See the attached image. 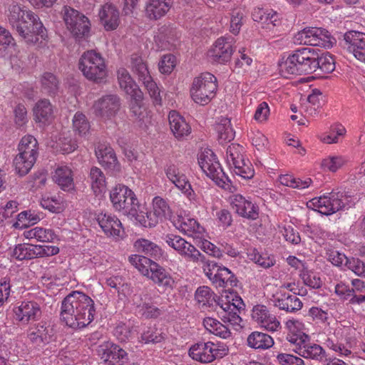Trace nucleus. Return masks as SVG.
I'll return each instance as SVG.
<instances>
[{"label":"nucleus","mask_w":365,"mask_h":365,"mask_svg":"<svg viewBox=\"0 0 365 365\" xmlns=\"http://www.w3.org/2000/svg\"><path fill=\"white\" fill-rule=\"evenodd\" d=\"M96 309L93 300L78 291H73L62 301L60 320L73 329H82L94 319Z\"/></svg>","instance_id":"f257e3e1"},{"label":"nucleus","mask_w":365,"mask_h":365,"mask_svg":"<svg viewBox=\"0 0 365 365\" xmlns=\"http://www.w3.org/2000/svg\"><path fill=\"white\" fill-rule=\"evenodd\" d=\"M317 48L302 47L294 50L286 61L279 64L281 75H307L315 72Z\"/></svg>","instance_id":"f03ea898"},{"label":"nucleus","mask_w":365,"mask_h":365,"mask_svg":"<svg viewBox=\"0 0 365 365\" xmlns=\"http://www.w3.org/2000/svg\"><path fill=\"white\" fill-rule=\"evenodd\" d=\"M19 153L14 160L16 173L22 177L29 173L36 161L38 141L31 135L24 136L18 146Z\"/></svg>","instance_id":"7ed1b4c3"},{"label":"nucleus","mask_w":365,"mask_h":365,"mask_svg":"<svg viewBox=\"0 0 365 365\" xmlns=\"http://www.w3.org/2000/svg\"><path fill=\"white\" fill-rule=\"evenodd\" d=\"M351 197V195H349L346 191L336 189L332 190L328 195L312 199L307 203V206L322 215H330L349 205Z\"/></svg>","instance_id":"20e7f679"},{"label":"nucleus","mask_w":365,"mask_h":365,"mask_svg":"<svg viewBox=\"0 0 365 365\" xmlns=\"http://www.w3.org/2000/svg\"><path fill=\"white\" fill-rule=\"evenodd\" d=\"M78 68L87 79L97 83L103 82L107 76L105 60L100 53L94 50L87 51L82 54Z\"/></svg>","instance_id":"39448f33"},{"label":"nucleus","mask_w":365,"mask_h":365,"mask_svg":"<svg viewBox=\"0 0 365 365\" xmlns=\"http://www.w3.org/2000/svg\"><path fill=\"white\" fill-rule=\"evenodd\" d=\"M113 208L128 217L137 215L140 205L135 193L127 186L115 185L110 192Z\"/></svg>","instance_id":"423d86ee"},{"label":"nucleus","mask_w":365,"mask_h":365,"mask_svg":"<svg viewBox=\"0 0 365 365\" xmlns=\"http://www.w3.org/2000/svg\"><path fill=\"white\" fill-rule=\"evenodd\" d=\"M19 35L27 44H36L39 40H46L47 31L38 15L28 12L26 17L15 29Z\"/></svg>","instance_id":"0eeeda50"},{"label":"nucleus","mask_w":365,"mask_h":365,"mask_svg":"<svg viewBox=\"0 0 365 365\" xmlns=\"http://www.w3.org/2000/svg\"><path fill=\"white\" fill-rule=\"evenodd\" d=\"M66 29L76 39L87 37L91 30L88 18L79 11L69 6H63L61 11Z\"/></svg>","instance_id":"6e6552de"},{"label":"nucleus","mask_w":365,"mask_h":365,"mask_svg":"<svg viewBox=\"0 0 365 365\" xmlns=\"http://www.w3.org/2000/svg\"><path fill=\"white\" fill-rule=\"evenodd\" d=\"M197 160L198 165L202 171L218 186L226 188V185L229 186V183L232 182L229 177L224 173L212 150H205L200 154Z\"/></svg>","instance_id":"1a4fd4ad"},{"label":"nucleus","mask_w":365,"mask_h":365,"mask_svg":"<svg viewBox=\"0 0 365 365\" xmlns=\"http://www.w3.org/2000/svg\"><path fill=\"white\" fill-rule=\"evenodd\" d=\"M217 89V78L210 73H203L195 78L190 89L193 101L200 105L207 104Z\"/></svg>","instance_id":"9d476101"},{"label":"nucleus","mask_w":365,"mask_h":365,"mask_svg":"<svg viewBox=\"0 0 365 365\" xmlns=\"http://www.w3.org/2000/svg\"><path fill=\"white\" fill-rule=\"evenodd\" d=\"M165 242L188 262L197 263L205 262V255L190 242L180 235L167 234L163 237Z\"/></svg>","instance_id":"9b49d317"},{"label":"nucleus","mask_w":365,"mask_h":365,"mask_svg":"<svg viewBox=\"0 0 365 365\" xmlns=\"http://www.w3.org/2000/svg\"><path fill=\"white\" fill-rule=\"evenodd\" d=\"M340 46L352 53L356 58L365 62V34L349 31L343 35Z\"/></svg>","instance_id":"f8f14e48"},{"label":"nucleus","mask_w":365,"mask_h":365,"mask_svg":"<svg viewBox=\"0 0 365 365\" xmlns=\"http://www.w3.org/2000/svg\"><path fill=\"white\" fill-rule=\"evenodd\" d=\"M98 355L108 365H124L128 363V354L119 345L110 341L105 342L98 348Z\"/></svg>","instance_id":"ddd939ff"},{"label":"nucleus","mask_w":365,"mask_h":365,"mask_svg":"<svg viewBox=\"0 0 365 365\" xmlns=\"http://www.w3.org/2000/svg\"><path fill=\"white\" fill-rule=\"evenodd\" d=\"M120 108V98L117 95L109 94L96 101L92 109L96 116L103 119H111L117 114Z\"/></svg>","instance_id":"4468645a"},{"label":"nucleus","mask_w":365,"mask_h":365,"mask_svg":"<svg viewBox=\"0 0 365 365\" xmlns=\"http://www.w3.org/2000/svg\"><path fill=\"white\" fill-rule=\"evenodd\" d=\"M233 43L234 38L230 36L219 38L215 41L214 46L209 50L208 57L218 63L228 62L233 53Z\"/></svg>","instance_id":"2eb2a0df"},{"label":"nucleus","mask_w":365,"mask_h":365,"mask_svg":"<svg viewBox=\"0 0 365 365\" xmlns=\"http://www.w3.org/2000/svg\"><path fill=\"white\" fill-rule=\"evenodd\" d=\"M16 321L21 324H28L31 321H38L42 316L40 304L34 301H23L13 309Z\"/></svg>","instance_id":"dca6fc26"},{"label":"nucleus","mask_w":365,"mask_h":365,"mask_svg":"<svg viewBox=\"0 0 365 365\" xmlns=\"http://www.w3.org/2000/svg\"><path fill=\"white\" fill-rule=\"evenodd\" d=\"M143 276L147 277L153 283L160 287H163L165 290L173 289L174 287L175 280L170 273L153 260L150 261L148 267V274L144 273Z\"/></svg>","instance_id":"f3484780"},{"label":"nucleus","mask_w":365,"mask_h":365,"mask_svg":"<svg viewBox=\"0 0 365 365\" xmlns=\"http://www.w3.org/2000/svg\"><path fill=\"white\" fill-rule=\"evenodd\" d=\"M96 155L99 163L105 169L112 173H118L120 171V164L118 162L114 150L105 144H99L95 150Z\"/></svg>","instance_id":"a211bd4d"},{"label":"nucleus","mask_w":365,"mask_h":365,"mask_svg":"<svg viewBox=\"0 0 365 365\" xmlns=\"http://www.w3.org/2000/svg\"><path fill=\"white\" fill-rule=\"evenodd\" d=\"M230 199L232 208L239 215L252 220L258 217V207L242 195H234Z\"/></svg>","instance_id":"6ab92c4d"},{"label":"nucleus","mask_w":365,"mask_h":365,"mask_svg":"<svg viewBox=\"0 0 365 365\" xmlns=\"http://www.w3.org/2000/svg\"><path fill=\"white\" fill-rule=\"evenodd\" d=\"M96 220L107 236L113 237L122 236L123 232L122 224L115 215L101 212L96 215Z\"/></svg>","instance_id":"aec40b11"},{"label":"nucleus","mask_w":365,"mask_h":365,"mask_svg":"<svg viewBox=\"0 0 365 365\" xmlns=\"http://www.w3.org/2000/svg\"><path fill=\"white\" fill-rule=\"evenodd\" d=\"M100 22L106 31L115 30L120 24V13L117 7L110 3L103 5L99 11Z\"/></svg>","instance_id":"412c9836"},{"label":"nucleus","mask_w":365,"mask_h":365,"mask_svg":"<svg viewBox=\"0 0 365 365\" xmlns=\"http://www.w3.org/2000/svg\"><path fill=\"white\" fill-rule=\"evenodd\" d=\"M53 330L46 323L41 322L34 324L28 330V338L35 345L41 346L48 344Z\"/></svg>","instance_id":"4be33fe9"},{"label":"nucleus","mask_w":365,"mask_h":365,"mask_svg":"<svg viewBox=\"0 0 365 365\" xmlns=\"http://www.w3.org/2000/svg\"><path fill=\"white\" fill-rule=\"evenodd\" d=\"M214 349L213 342H199L190 347L189 356L200 363H210L215 360Z\"/></svg>","instance_id":"5701e85b"},{"label":"nucleus","mask_w":365,"mask_h":365,"mask_svg":"<svg viewBox=\"0 0 365 365\" xmlns=\"http://www.w3.org/2000/svg\"><path fill=\"white\" fill-rule=\"evenodd\" d=\"M252 317L261 327L269 331H276L280 325L279 322L274 316L269 313L267 307L264 305L259 304L254 307Z\"/></svg>","instance_id":"b1692460"},{"label":"nucleus","mask_w":365,"mask_h":365,"mask_svg":"<svg viewBox=\"0 0 365 365\" xmlns=\"http://www.w3.org/2000/svg\"><path fill=\"white\" fill-rule=\"evenodd\" d=\"M165 172L167 178L178 189L187 195H191V185L187 180V177L179 170L178 165L170 163L166 165Z\"/></svg>","instance_id":"393cba45"},{"label":"nucleus","mask_w":365,"mask_h":365,"mask_svg":"<svg viewBox=\"0 0 365 365\" xmlns=\"http://www.w3.org/2000/svg\"><path fill=\"white\" fill-rule=\"evenodd\" d=\"M294 294L292 295L282 292L277 293V295L274 297V306L287 312H295L300 310L303 304L297 297L295 292H294Z\"/></svg>","instance_id":"a878e982"},{"label":"nucleus","mask_w":365,"mask_h":365,"mask_svg":"<svg viewBox=\"0 0 365 365\" xmlns=\"http://www.w3.org/2000/svg\"><path fill=\"white\" fill-rule=\"evenodd\" d=\"M173 4V0H148L145 15L150 20H158L164 16Z\"/></svg>","instance_id":"bb28decb"},{"label":"nucleus","mask_w":365,"mask_h":365,"mask_svg":"<svg viewBox=\"0 0 365 365\" xmlns=\"http://www.w3.org/2000/svg\"><path fill=\"white\" fill-rule=\"evenodd\" d=\"M171 131L178 139L187 136L191 131L190 125L177 111L171 110L168 115Z\"/></svg>","instance_id":"cd10ccee"},{"label":"nucleus","mask_w":365,"mask_h":365,"mask_svg":"<svg viewBox=\"0 0 365 365\" xmlns=\"http://www.w3.org/2000/svg\"><path fill=\"white\" fill-rule=\"evenodd\" d=\"M41 91L45 95L54 98L58 95L61 89L59 78L51 72H45L41 77Z\"/></svg>","instance_id":"c85d7f7f"},{"label":"nucleus","mask_w":365,"mask_h":365,"mask_svg":"<svg viewBox=\"0 0 365 365\" xmlns=\"http://www.w3.org/2000/svg\"><path fill=\"white\" fill-rule=\"evenodd\" d=\"M34 115L36 122L46 124L53 117V106L49 100L43 98L38 101L34 107Z\"/></svg>","instance_id":"c756f323"},{"label":"nucleus","mask_w":365,"mask_h":365,"mask_svg":"<svg viewBox=\"0 0 365 365\" xmlns=\"http://www.w3.org/2000/svg\"><path fill=\"white\" fill-rule=\"evenodd\" d=\"M53 179L64 191H70L74 189L72 170L66 165L58 167L55 170Z\"/></svg>","instance_id":"7c9ffc66"},{"label":"nucleus","mask_w":365,"mask_h":365,"mask_svg":"<svg viewBox=\"0 0 365 365\" xmlns=\"http://www.w3.org/2000/svg\"><path fill=\"white\" fill-rule=\"evenodd\" d=\"M155 43L161 50H170L175 46V31L168 26H162L155 36Z\"/></svg>","instance_id":"2f4dec72"},{"label":"nucleus","mask_w":365,"mask_h":365,"mask_svg":"<svg viewBox=\"0 0 365 365\" xmlns=\"http://www.w3.org/2000/svg\"><path fill=\"white\" fill-rule=\"evenodd\" d=\"M134 247L138 252L158 259L163 255V251L160 246L147 239L140 238L134 243Z\"/></svg>","instance_id":"473e14b6"},{"label":"nucleus","mask_w":365,"mask_h":365,"mask_svg":"<svg viewBox=\"0 0 365 365\" xmlns=\"http://www.w3.org/2000/svg\"><path fill=\"white\" fill-rule=\"evenodd\" d=\"M248 346L255 349H267L274 345L271 336L261 331L252 332L247 339Z\"/></svg>","instance_id":"72a5a7b5"},{"label":"nucleus","mask_w":365,"mask_h":365,"mask_svg":"<svg viewBox=\"0 0 365 365\" xmlns=\"http://www.w3.org/2000/svg\"><path fill=\"white\" fill-rule=\"evenodd\" d=\"M91 188L96 196L102 194L106 187V176L99 168L93 166L88 176Z\"/></svg>","instance_id":"f704fd0d"},{"label":"nucleus","mask_w":365,"mask_h":365,"mask_svg":"<svg viewBox=\"0 0 365 365\" xmlns=\"http://www.w3.org/2000/svg\"><path fill=\"white\" fill-rule=\"evenodd\" d=\"M315 72L318 71V74L330 73L335 69V61L334 57L329 54H320V51L317 48V54L315 56Z\"/></svg>","instance_id":"c9c22d12"},{"label":"nucleus","mask_w":365,"mask_h":365,"mask_svg":"<svg viewBox=\"0 0 365 365\" xmlns=\"http://www.w3.org/2000/svg\"><path fill=\"white\" fill-rule=\"evenodd\" d=\"M11 256L19 261L38 258L36 245L29 243L19 244L14 248Z\"/></svg>","instance_id":"e433bc0d"},{"label":"nucleus","mask_w":365,"mask_h":365,"mask_svg":"<svg viewBox=\"0 0 365 365\" xmlns=\"http://www.w3.org/2000/svg\"><path fill=\"white\" fill-rule=\"evenodd\" d=\"M203 325L210 333L222 339H228L231 336L230 330L215 319L206 317L203 320Z\"/></svg>","instance_id":"4c0bfd02"},{"label":"nucleus","mask_w":365,"mask_h":365,"mask_svg":"<svg viewBox=\"0 0 365 365\" xmlns=\"http://www.w3.org/2000/svg\"><path fill=\"white\" fill-rule=\"evenodd\" d=\"M218 133V140L220 143L230 142L235 138V131L231 125L230 119L222 118L216 125Z\"/></svg>","instance_id":"58836bf2"},{"label":"nucleus","mask_w":365,"mask_h":365,"mask_svg":"<svg viewBox=\"0 0 365 365\" xmlns=\"http://www.w3.org/2000/svg\"><path fill=\"white\" fill-rule=\"evenodd\" d=\"M117 73L120 87L126 93L127 95L131 96L134 92L141 91L126 69L121 68L118 70Z\"/></svg>","instance_id":"ea45409f"},{"label":"nucleus","mask_w":365,"mask_h":365,"mask_svg":"<svg viewBox=\"0 0 365 365\" xmlns=\"http://www.w3.org/2000/svg\"><path fill=\"white\" fill-rule=\"evenodd\" d=\"M297 354L304 358L321 360L324 356V351L322 347L318 344H309L308 341L303 345L302 348L293 349Z\"/></svg>","instance_id":"a19ab883"},{"label":"nucleus","mask_w":365,"mask_h":365,"mask_svg":"<svg viewBox=\"0 0 365 365\" xmlns=\"http://www.w3.org/2000/svg\"><path fill=\"white\" fill-rule=\"evenodd\" d=\"M29 11H30L25 9L24 6H21L15 2L9 5L8 19L14 29H16V26L26 19Z\"/></svg>","instance_id":"79ce46f5"},{"label":"nucleus","mask_w":365,"mask_h":365,"mask_svg":"<svg viewBox=\"0 0 365 365\" xmlns=\"http://www.w3.org/2000/svg\"><path fill=\"white\" fill-rule=\"evenodd\" d=\"M312 41H307L308 45L313 46L329 47L332 45V38L330 33L324 29H314Z\"/></svg>","instance_id":"37998d69"},{"label":"nucleus","mask_w":365,"mask_h":365,"mask_svg":"<svg viewBox=\"0 0 365 365\" xmlns=\"http://www.w3.org/2000/svg\"><path fill=\"white\" fill-rule=\"evenodd\" d=\"M73 128L74 131L81 137L87 138L90 135V123L86 116L81 112H77L74 115Z\"/></svg>","instance_id":"c03bdc74"},{"label":"nucleus","mask_w":365,"mask_h":365,"mask_svg":"<svg viewBox=\"0 0 365 365\" xmlns=\"http://www.w3.org/2000/svg\"><path fill=\"white\" fill-rule=\"evenodd\" d=\"M252 17L255 21L271 23L272 25L275 26V22L277 21L279 15L272 9L268 10L257 7L252 11Z\"/></svg>","instance_id":"a18cd8bd"},{"label":"nucleus","mask_w":365,"mask_h":365,"mask_svg":"<svg viewBox=\"0 0 365 365\" xmlns=\"http://www.w3.org/2000/svg\"><path fill=\"white\" fill-rule=\"evenodd\" d=\"M153 215L160 220L170 219L172 212L168 203L160 197H155L153 201Z\"/></svg>","instance_id":"49530a36"},{"label":"nucleus","mask_w":365,"mask_h":365,"mask_svg":"<svg viewBox=\"0 0 365 365\" xmlns=\"http://www.w3.org/2000/svg\"><path fill=\"white\" fill-rule=\"evenodd\" d=\"M216 295L210 288L206 286L200 287L195 292V298L199 304L202 307L212 305L213 302H216Z\"/></svg>","instance_id":"de8ad7c7"},{"label":"nucleus","mask_w":365,"mask_h":365,"mask_svg":"<svg viewBox=\"0 0 365 365\" xmlns=\"http://www.w3.org/2000/svg\"><path fill=\"white\" fill-rule=\"evenodd\" d=\"M131 66L133 71L138 76L140 81H144L148 79L149 80V78L151 77L147 65L144 63L140 56L132 55Z\"/></svg>","instance_id":"09e8293b"},{"label":"nucleus","mask_w":365,"mask_h":365,"mask_svg":"<svg viewBox=\"0 0 365 365\" xmlns=\"http://www.w3.org/2000/svg\"><path fill=\"white\" fill-rule=\"evenodd\" d=\"M137 307L138 313L145 319H156L163 313L162 310L153 305L151 302H142L138 304Z\"/></svg>","instance_id":"8fccbe9b"},{"label":"nucleus","mask_w":365,"mask_h":365,"mask_svg":"<svg viewBox=\"0 0 365 365\" xmlns=\"http://www.w3.org/2000/svg\"><path fill=\"white\" fill-rule=\"evenodd\" d=\"M242 148L239 145L232 144L227 148L226 155L227 161L230 166H235L237 164H242V160H245L242 155Z\"/></svg>","instance_id":"3c124183"},{"label":"nucleus","mask_w":365,"mask_h":365,"mask_svg":"<svg viewBox=\"0 0 365 365\" xmlns=\"http://www.w3.org/2000/svg\"><path fill=\"white\" fill-rule=\"evenodd\" d=\"M141 339L145 344H158L165 339V335L155 327H148L142 333Z\"/></svg>","instance_id":"603ef678"},{"label":"nucleus","mask_w":365,"mask_h":365,"mask_svg":"<svg viewBox=\"0 0 365 365\" xmlns=\"http://www.w3.org/2000/svg\"><path fill=\"white\" fill-rule=\"evenodd\" d=\"M130 109L134 116L140 118L142 115V104L143 100V93L141 91H137L130 96Z\"/></svg>","instance_id":"864d4df0"},{"label":"nucleus","mask_w":365,"mask_h":365,"mask_svg":"<svg viewBox=\"0 0 365 365\" xmlns=\"http://www.w3.org/2000/svg\"><path fill=\"white\" fill-rule=\"evenodd\" d=\"M128 260L143 275L144 273L148 274V267L152 259L145 256L133 255L129 257Z\"/></svg>","instance_id":"5fc2aeb1"},{"label":"nucleus","mask_w":365,"mask_h":365,"mask_svg":"<svg viewBox=\"0 0 365 365\" xmlns=\"http://www.w3.org/2000/svg\"><path fill=\"white\" fill-rule=\"evenodd\" d=\"M299 276L303 280L304 284L311 288L319 289L322 285V282L320 277L307 269H303Z\"/></svg>","instance_id":"6e6d98bb"},{"label":"nucleus","mask_w":365,"mask_h":365,"mask_svg":"<svg viewBox=\"0 0 365 365\" xmlns=\"http://www.w3.org/2000/svg\"><path fill=\"white\" fill-rule=\"evenodd\" d=\"M233 168L235 174L244 179L249 180L255 175L254 168L248 160L246 163L245 160H242V164H237Z\"/></svg>","instance_id":"4d7b16f0"},{"label":"nucleus","mask_w":365,"mask_h":365,"mask_svg":"<svg viewBox=\"0 0 365 365\" xmlns=\"http://www.w3.org/2000/svg\"><path fill=\"white\" fill-rule=\"evenodd\" d=\"M176 66V58L173 54H166L159 62V71L164 74H170Z\"/></svg>","instance_id":"13d9d810"},{"label":"nucleus","mask_w":365,"mask_h":365,"mask_svg":"<svg viewBox=\"0 0 365 365\" xmlns=\"http://www.w3.org/2000/svg\"><path fill=\"white\" fill-rule=\"evenodd\" d=\"M19 222H22L21 227H29L36 224L40 220V217L31 210L23 211L17 216Z\"/></svg>","instance_id":"bf43d9fd"},{"label":"nucleus","mask_w":365,"mask_h":365,"mask_svg":"<svg viewBox=\"0 0 365 365\" xmlns=\"http://www.w3.org/2000/svg\"><path fill=\"white\" fill-rule=\"evenodd\" d=\"M143 83L148 90L150 98L153 99V103L155 105H161L162 98L160 96V90L157 84L152 80L151 77L149 78V80H145L143 81Z\"/></svg>","instance_id":"052dcab7"},{"label":"nucleus","mask_w":365,"mask_h":365,"mask_svg":"<svg viewBox=\"0 0 365 365\" xmlns=\"http://www.w3.org/2000/svg\"><path fill=\"white\" fill-rule=\"evenodd\" d=\"M230 272L231 270L226 267H219L215 273V276H212V279L211 282L213 284H215L216 287H222V286H225V282L227 281Z\"/></svg>","instance_id":"680f3d73"},{"label":"nucleus","mask_w":365,"mask_h":365,"mask_svg":"<svg viewBox=\"0 0 365 365\" xmlns=\"http://www.w3.org/2000/svg\"><path fill=\"white\" fill-rule=\"evenodd\" d=\"M277 359L280 365H304V361L296 356L289 354H278Z\"/></svg>","instance_id":"e2e57ef3"},{"label":"nucleus","mask_w":365,"mask_h":365,"mask_svg":"<svg viewBox=\"0 0 365 365\" xmlns=\"http://www.w3.org/2000/svg\"><path fill=\"white\" fill-rule=\"evenodd\" d=\"M242 18L243 14L240 10L235 9L232 11L230 21V31L233 34L237 35L239 34L242 25Z\"/></svg>","instance_id":"0e129e2a"},{"label":"nucleus","mask_w":365,"mask_h":365,"mask_svg":"<svg viewBox=\"0 0 365 365\" xmlns=\"http://www.w3.org/2000/svg\"><path fill=\"white\" fill-rule=\"evenodd\" d=\"M327 259L331 262L332 264L339 267L344 264L346 266V259H349L344 253L340 252L336 250H330L327 252Z\"/></svg>","instance_id":"69168bd1"},{"label":"nucleus","mask_w":365,"mask_h":365,"mask_svg":"<svg viewBox=\"0 0 365 365\" xmlns=\"http://www.w3.org/2000/svg\"><path fill=\"white\" fill-rule=\"evenodd\" d=\"M346 267L359 276L364 275L365 263L358 258L346 259Z\"/></svg>","instance_id":"338daca9"},{"label":"nucleus","mask_w":365,"mask_h":365,"mask_svg":"<svg viewBox=\"0 0 365 365\" xmlns=\"http://www.w3.org/2000/svg\"><path fill=\"white\" fill-rule=\"evenodd\" d=\"M344 164V160L340 156H334L323 160L322 165L329 171L336 172Z\"/></svg>","instance_id":"774afa93"}]
</instances>
